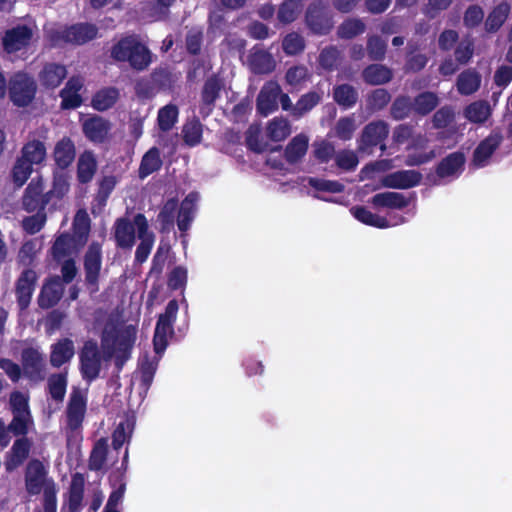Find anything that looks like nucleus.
I'll list each match as a JSON object with an SVG mask.
<instances>
[{"label":"nucleus","mask_w":512,"mask_h":512,"mask_svg":"<svg viewBox=\"0 0 512 512\" xmlns=\"http://www.w3.org/2000/svg\"><path fill=\"white\" fill-rule=\"evenodd\" d=\"M135 340L136 326L133 324H122L115 328L106 326L101 341L103 357H115L117 365L122 366L128 359Z\"/></svg>","instance_id":"f257e3e1"},{"label":"nucleus","mask_w":512,"mask_h":512,"mask_svg":"<svg viewBox=\"0 0 512 512\" xmlns=\"http://www.w3.org/2000/svg\"><path fill=\"white\" fill-rule=\"evenodd\" d=\"M112 56L118 61H125L137 70H143L151 62L149 50L136 37L130 36L120 40L112 49Z\"/></svg>","instance_id":"f03ea898"},{"label":"nucleus","mask_w":512,"mask_h":512,"mask_svg":"<svg viewBox=\"0 0 512 512\" xmlns=\"http://www.w3.org/2000/svg\"><path fill=\"white\" fill-rule=\"evenodd\" d=\"M26 490L31 495L43 491V501H56L57 487L55 482L47 477V470L39 460L29 462L25 473Z\"/></svg>","instance_id":"7ed1b4c3"},{"label":"nucleus","mask_w":512,"mask_h":512,"mask_svg":"<svg viewBox=\"0 0 512 512\" xmlns=\"http://www.w3.org/2000/svg\"><path fill=\"white\" fill-rule=\"evenodd\" d=\"M178 312V303L171 300L165 309V313L159 316L154 334V349L161 355L167 347L168 338L173 334V323Z\"/></svg>","instance_id":"20e7f679"},{"label":"nucleus","mask_w":512,"mask_h":512,"mask_svg":"<svg viewBox=\"0 0 512 512\" xmlns=\"http://www.w3.org/2000/svg\"><path fill=\"white\" fill-rule=\"evenodd\" d=\"M97 35V28L92 24H76L63 29L55 30L51 34V41L54 45L62 43L82 45Z\"/></svg>","instance_id":"39448f33"},{"label":"nucleus","mask_w":512,"mask_h":512,"mask_svg":"<svg viewBox=\"0 0 512 512\" xmlns=\"http://www.w3.org/2000/svg\"><path fill=\"white\" fill-rule=\"evenodd\" d=\"M35 92L34 80L24 73H17L10 80V99L17 106L28 105L33 100Z\"/></svg>","instance_id":"423d86ee"},{"label":"nucleus","mask_w":512,"mask_h":512,"mask_svg":"<svg viewBox=\"0 0 512 512\" xmlns=\"http://www.w3.org/2000/svg\"><path fill=\"white\" fill-rule=\"evenodd\" d=\"M34 25H18L6 31L2 45L7 53H14L26 48L34 35Z\"/></svg>","instance_id":"0eeeda50"},{"label":"nucleus","mask_w":512,"mask_h":512,"mask_svg":"<svg viewBox=\"0 0 512 512\" xmlns=\"http://www.w3.org/2000/svg\"><path fill=\"white\" fill-rule=\"evenodd\" d=\"M86 412V397L80 389H73L68 401L66 416L67 426L70 430H78Z\"/></svg>","instance_id":"6e6552de"},{"label":"nucleus","mask_w":512,"mask_h":512,"mask_svg":"<svg viewBox=\"0 0 512 512\" xmlns=\"http://www.w3.org/2000/svg\"><path fill=\"white\" fill-rule=\"evenodd\" d=\"M80 358L84 378L89 380L95 379L101 367V357L97 343L92 340L85 342Z\"/></svg>","instance_id":"1a4fd4ad"},{"label":"nucleus","mask_w":512,"mask_h":512,"mask_svg":"<svg viewBox=\"0 0 512 512\" xmlns=\"http://www.w3.org/2000/svg\"><path fill=\"white\" fill-rule=\"evenodd\" d=\"M84 268L86 283L91 292L98 291V278L101 269V246L92 243L85 255Z\"/></svg>","instance_id":"9d476101"},{"label":"nucleus","mask_w":512,"mask_h":512,"mask_svg":"<svg viewBox=\"0 0 512 512\" xmlns=\"http://www.w3.org/2000/svg\"><path fill=\"white\" fill-rule=\"evenodd\" d=\"M23 371L31 380L40 381L45 376V360L36 348H27L22 352Z\"/></svg>","instance_id":"9b49d317"},{"label":"nucleus","mask_w":512,"mask_h":512,"mask_svg":"<svg viewBox=\"0 0 512 512\" xmlns=\"http://www.w3.org/2000/svg\"><path fill=\"white\" fill-rule=\"evenodd\" d=\"M421 179V173L416 170H399L385 175L381 179V184L391 189H409L417 186Z\"/></svg>","instance_id":"f8f14e48"},{"label":"nucleus","mask_w":512,"mask_h":512,"mask_svg":"<svg viewBox=\"0 0 512 512\" xmlns=\"http://www.w3.org/2000/svg\"><path fill=\"white\" fill-rule=\"evenodd\" d=\"M135 225L137 226V234L140 239L135 253V259L139 263L147 260L154 244V235L148 231V222L144 215L137 214L135 216Z\"/></svg>","instance_id":"ddd939ff"},{"label":"nucleus","mask_w":512,"mask_h":512,"mask_svg":"<svg viewBox=\"0 0 512 512\" xmlns=\"http://www.w3.org/2000/svg\"><path fill=\"white\" fill-rule=\"evenodd\" d=\"M306 21L308 26L319 34L327 33L332 27V21L326 15V6L322 1H317L308 8Z\"/></svg>","instance_id":"4468645a"},{"label":"nucleus","mask_w":512,"mask_h":512,"mask_svg":"<svg viewBox=\"0 0 512 512\" xmlns=\"http://www.w3.org/2000/svg\"><path fill=\"white\" fill-rule=\"evenodd\" d=\"M84 135L92 142H104L110 133L111 123L99 116H93L82 122Z\"/></svg>","instance_id":"2eb2a0df"},{"label":"nucleus","mask_w":512,"mask_h":512,"mask_svg":"<svg viewBox=\"0 0 512 512\" xmlns=\"http://www.w3.org/2000/svg\"><path fill=\"white\" fill-rule=\"evenodd\" d=\"M280 93V86L276 82H267L262 87L257 98L258 111L264 116L275 111L278 107V97Z\"/></svg>","instance_id":"dca6fc26"},{"label":"nucleus","mask_w":512,"mask_h":512,"mask_svg":"<svg viewBox=\"0 0 512 512\" xmlns=\"http://www.w3.org/2000/svg\"><path fill=\"white\" fill-rule=\"evenodd\" d=\"M503 140L500 131L494 130L488 137H486L474 151L473 163L476 167H483L488 163L489 158L493 152L498 148Z\"/></svg>","instance_id":"f3484780"},{"label":"nucleus","mask_w":512,"mask_h":512,"mask_svg":"<svg viewBox=\"0 0 512 512\" xmlns=\"http://www.w3.org/2000/svg\"><path fill=\"white\" fill-rule=\"evenodd\" d=\"M388 133V126L383 121L368 124L363 130L359 149L365 151L367 147L380 144L388 136Z\"/></svg>","instance_id":"a211bd4d"},{"label":"nucleus","mask_w":512,"mask_h":512,"mask_svg":"<svg viewBox=\"0 0 512 512\" xmlns=\"http://www.w3.org/2000/svg\"><path fill=\"white\" fill-rule=\"evenodd\" d=\"M36 281V273L33 270H25L19 277L16 285V294L21 309H25L31 300Z\"/></svg>","instance_id":"6ab92c4d"},{"label":"nucleus","mask_w":512,"mask_h":512,"mask_svg":"<svg viewBox=\"0 0 512 512\" xmlns=\"http://www.w3.org/2000/svg\"><path fill=\"white\" fill-rule=\"evenodd\" d=\"M136 232L135 218L132 222L126 218H121L115 223V239L118 246L122 248H132Z\"/></svg>","instance_id":"aec40b11"},{"label":"nucleus","mask_w":512,"mask_h":512,"mask_svg":"<svg viewBox=\"0 0 512 512\" xmlns=\"http://www.w3.org/2000/svg\"><path fill=\"white\" fill-rule=\"evenodd\" d=\"M80 245L78 240L68 234H61L56 240L52 247V254L55 259L62 261L67 257H70L83 247Z\"/></svg>","instance_id":"412c9836"},{"label":"nucleus","mask_w":512,"mask_h":512,"mask_svg":"<svg viewBox=\"0 0 512 512\" xmlns=\"http://www.w3.org/2000/svg\"><path fill=\"white\" fill-rule=\"evenodd\" d=\"M66 76L67 70L64 65L48 63L39 73V81L47 88H56L61 84Z\"/></svg>","instance_id":"4be33fe9"},{"label":"nucleus","mask_w":512,"mask_h":512,"mask_svg":"<svg viewBox=\"0 0 512 512\" xmlns=\"http://www.w3.org/2000/svg\"><path fill=\"white\" fill-rule=\"evenodd\" d=\"M64 291L62 281L59 277L48 281L42 288L39 304L43 308H49L55 305L61 298Z\"/></svg>","instance_id":"5701e85b"},{"label":"nucleus","mask_w":512,"mask_h":512,"mask_svg":"<svg viewBox=\"0 0 512 512\" xmlns=\"http://www.w3.org/2000/svg\"><path fill=\"white\" fill-rule=\"evenodd\" d=\"M31 443L27 438L16 440L10 450L8 459L5 462V468L12 471L20 466L28 457Z\"/></svg>","instance_id":"b1692460"},{"label":"nucleus","mask_w":512,"mask_h":512,"mask_svg":"<svg viewBox=\"0 0 512 512\" xmlns=\"http://www.w3.org/2000/svg\"><path fill=\"white\" fill-rule=\"evenodd\" d=\"M351 213L358 221L377 228H387L391 225H397L405 222V219L400 217L398 221L390 223L386 218L374 214L364 207H354L351 209Z\"/></svg>","instance_id":"393cba45"},{"label":"nucleus","mask_w":512,"mask_h":512,"mask_svg":"<svg viewBox=\"0 0 512 512\" xmlns=\"http://www.w3.org/2000/svg\"><path fill=\"white\" fill-rule=\"evenodd\" d=\"M481 85V75L472 69L461 72L456 80L457 91L464 96L472 95Z\"/></svg>","instance_id":"a878e982"},{"label":"nucleus","mask_w":512,"mask_h":512,"mask_svg":"<svg viewBox=\"0 0 512 512\" xmlns=\"http://www.w3.org/2000/svg\"><path fill=\"white\" fill-rule=\"evenodd\" d=\"M53 156L58 167L62 169L68 167L75 158V146L72 140L67 137L59 140L55 145Z\"/></svg>","instance_id":"bb28decb"},{"label":"nucleus","mask_w":512,"mask_h":512,"mask_svg":"<svg viewBox=\"0 0 512 512\" xmlns=\"http://www.w3.org/2000/svg\"><path fill=\"white\" fill-rule=\"evenodd\" d=\"M83 83L80 78L72 77L66 83V86L61 91L60 96L62 98L61 106L66 109L76 108L81 104V97L79 90Z\"/></svg>","instance_id":"cd10ccee"},{"label":"nucleus","mask_w":512,"mask_h":512,"mask_svg":"<svg viewBox=\"0 0 512 512\" xmlns=\"http://www.w3.org/2000/svg\"><path fill=\"white\" fill-rule=\"evenodd\" d=\"M197 200L198 195L191 193L182 201L177 216V225L179 230L187 231L189 229L194 218Z\"/></svg>","instance_id":"c85d7f7f"},{"label":"nucleus","mask_w":512,"mask_h":512,"mask_svg":"<svg viewBox=\"0 0 512 512\" xmlns=\"http://www.w3.org/2000/svg\"><path fill=\"white\" fill-rule=\"evenodd\" d=\"M464 117L471 123L482 124L489 119L492 108L487 101H474L464 109Z\"/></svg>","instance_id":"c756f323"},{"label":"nucleus","mask_w":512,"mask_h":512,"mask_svg":"<svg viewBox=\"0 0 512 512\" xmlns=\"http://www.w3.org/2000/svg\"><path fill=\"white\" fill-rule=\"evenodd\" d=\"M371 203L375 207H385L389 209H402L406 207L409 201L399 192H383L374 195Z\"/></svg>","instance_id":"7c9ffc66"},{"label":"nucleus","mask_w":512,"mask_h":512,"mask_svg":"<svg viewBox=\"0 0 512 512\" xmlns=\"http://www.w3.org/2000/svg\"><path fill=\"white\" fill-rule=\"evenodd\" d=\"M74 355V345L69 339H62L52 345L50 362L54 367H60L68 362Z\"/></svg>","instance_id":"2f4dec72"},{"label":"nucleus","mask_w":512,"mask_h":512,"mask_svg":"<svg viewBox=\"0 0 512 512\" xmlns=\"http://www.w3.org/2000/svg\"><path fill=\"white\" fill-rule=\"evenodd\" d=\"M273 56L265 51H255L250 56V68L256 74H267L275 69Z\"/></svg>","instance_id":"473e14b6"},{"label":"nucleus","mask_w":512,"mask_h":512,"mask_svg":"<svg viewBox=\"0 0 512 512\" xmlns=\"http://www.w3.org/2000/svg\"><path fill=\"white\" fill-rule=\"evenodd\" d=\"M362 76L370 85H381L391 80L392 71L384 65L372 64L363 70Z\"/></svg>","instance_id":"72a5a7b5"},{"label":"nucleus","mask_w":512,"mask_h":512,"mask_svg":"<svg viewBox=\"0 0 512 512\" xmlns=\"http://www.w3.org/2000/svg\"><path fill=\"white\" fill-rule=\"evenodd\" d=\"M85 479L82 474L76 473L72 477L68 507L72 512H78L82 507Z\"/></svg>","instance_id":"f704fd0d"},{"label":"nucleus","mask_w":512,"mask_h":512,"mask_svg":"<svg viewBox=\"0 0 512 512\" xmlns=\"http://www.w3.org/2000/svg\"><path fill=\"white\" fill-rule=\"evenodd\" d=\"M46 158V147L39 140H31L22 148L21 159L27 161L31 165L42 163Z\"/></svg>","instance_id":"c9c22d12"},{"label":"nucleus","mask_w":512,"mask_h":512,"mask_svg":"<svg viewBox=\"0 0 512 512\" xmlns=\"http://www.w3.org/2000/svg\"><path fill=\"white\" fill-rule=\"evenodd\" d=\"M464 165V156L462 153H452L439 164L437 174L440 177H450L458 175Z\"/></svg>","instance_id":"e433bc0d"},{"label":"nucleus","mask_w":512,"mask_h":512,"mask_svg":"<svg viewBox=\"0 0 512 512\" xmlns=\"http://www.w3.org/2000/svg\"><path fill=\"white\" fill-rule=\"evenodd\" d=\"M309 139L304 134L295 136L287 145L285 156L288 162L295 163L303 157L308 148Z\"/></svg>","instance_id":"4c0bfd02"},{"label":"nucleus","mask_w":512,"mask_h":512,"mask_svg":"<svg viewBox=\"0 0 512 512\" xmlns=\"http://www.w3.org/2000/svg\"><path fill=\"white\" fill-rule=\"evenodd\" d=\"M119 98V91L116 88H104L98 91L92 100V106L98 111H105L111 108Z\"/></svg>","instance_id":"58836bf2"},{"label":"nucleus","mask_w":512,"mask_h":512,"mask_svg":"<svg viewBox=\"0 0 512 512\" xmlns=\"http://www.w3.org/2000/svg\"><path fill=\"white\" fill-rule=\"evenodd\" d=\"M96 159L92 152L86 151L80 155L78 160V178L81 182H89L96 171Z\"/></svg>","instance_id":"ea45409f"},{"label":"nucleus","mask_w":512,"mask_h":512,"mask_svg":"<svg viewBox=\"0 0 512 512\" xmlns=\"http://www.w3.org/2000/svg\"><path fill=\"white\" fill-rule=\"evenodd\" d=\"M290 133V124L284 118H274L269 121L266 127V134L273 141H283Z\"/></svg>","instance_id":"a19ab883"},{"label":"nucleus","mask_w":512,"mask_h":512,"mask_svg":"<svg viewBox=\"0 0 512 512\" xmlns=\"http://www.w3.org/2000/svg\"><path fill=\"white\" fill-rule=\"evenodd\" d=\"M162 164L160 153L157 148H151L146 154L143 156L140 168H139V176L141 178H145L154 171L158 170Z\"/></svg>","instance_id":"79ce46f5"},{"label":"nucleus","mask_w":512,"mask_h":512,"mask_svg":"<svg viewBox=\"0 0 512 512\" xmlns=\"http://www.w3.org/2000/svg\"><path fill=\"white\" fill-rule=\"evenodd\" d=\"M333 97L339 105L348 108L356 103L358 93L353 86L349 84H341L334 88Z\"/></svg>","instance_id":"37998d69"},{"label":"nucleus","mask_w":512,"mask_h":512,"mask_svg":"<svg viewBox=\"0 0 512 512\" xmlns=\"http://www.w3.org/2000/svg\"><path fill=\"white\" fill-rule=\"evenodd\" d=\"M73 238L78 240L80 245H85L90 230V219L85 211H78L73 223Z\"/></svg>","instance_id":"c03bdc74"},{"label":"nucleus","mask_w":512,"mask_h":512,"mask_svg":"<svg viewBox=\"0 0 512 512\" xmlns=\"http://www.w3.org/2000/svg\"><path fill=\"white\" fill-rule=\"evenodd\" d=\"M439 103L438 97L432 92H424L418 95L413 104L412 109L422 115L431 112Z\"/></svg>","instance_id":"a18cd8bd"},{"label":"nucleus","mask_w":512,"mask_h":512,"mask_svg":"<svg viewBox=\"0 0 512 512\" xmlns=\"http://www.w3.org/2000/svg\"><path fill=\"white\" fill-rule=\"evenodd\" d=\"M509 12L510 5L506 2L500 3L498 6H496L486 20L485 25L487 30L496 31L499 29L505 22Z\"/></svg>","instance_id":"49530a36"},{"label":"nucleus","mask_w":512,"mask_h":512,"mask_svg":"<svg viewBox=\"0 0 512 512\" xmlns=\"http://www.w3.org/2000/svg\"><path fill=\"white\" fill-rule=\"evenodd\" d=\"M321 98V94L315 91L304 94L294 105L293 116L297 118L302 117L305 113L316 106L320 102Z\"/></svg>","instance_id":"de8ad7c7"},{"label":"nucleus","mask_w":512,"mask_h":512,"mask_svg":"<svg viewBox=\"0 0 512 512\" xmlns=\"http://www.w3.org/2000/svg\"><path fill=\"white\" fill-rule=\"evenodd\" d=\"M107 450V440L104 438L99 439L96 442L90 455L89 468L91 470L97 471L104 467V464L106 462Z\"/></svg>","instance_id":"09e8293b"},{"label":"nucleus","mask_w":512,"mask_h":512,"mask_svg":"<svg viewBox=\"0 0 512 512\" xmlns=\"http://www.w3.org/2000/svg\"><path fill=\"white\" fill-rule=\"evenodd\" d=\"M178 108L173 104H168L158 111V126L162 131L170 130L178 119Z\"/></svg>","instance_id":"8fccbe9b"},{"label":"nucleus","mask_w":512,"mask_h":512,"mask_svg":"<svg viewBox=\"0 0 512 512\" xmlns=\"http://www.w3.org/2000/svg\"><path fill=\"white\" fill-rule=\"evenodd\" d=\"M67 387L65 373L53 374L48 378V390L51 397L56 401H62Z\"/></svg>","instance_id":"3c124183"},{"label":"nucleus","mask_w":512,"mask_h":512,"mask_svg":"<svg viewBox=\"0 0 512 512\" xmlns=\"http://www.w3.org/2000/svg\"><path fill=\"white\" fill-rule=\"evenodd\" d=\"M202 125L197 120L187 122L182 129V136L185 144L190 147L196 146L202 139Z\"/></svg>","instance_id":"603ef678"},{"label":"nucleus","mask_w":512,"mask_h":512,"mask_svg":"<svg viewBox=\"0 0 512 512\" xmlns=\"http://www.w3.org/2000/svg\"><path fill=\"white\" fill-rule=\"evenodd\" d=\"M33 426L31 413H13L8 429L15 435H25Z\"/></svg>","instance_id":"864d4df0"},{"label":"nucleus","mask_w":512,"mask_h":512,"mask_svg":"<svg viewBox=\"0 0 512 512\" xmlns=\"http://www.w3.org/2000/svg\"><path fill=\"white\" fill-rule=\"evenodd\" d=\"M365 31V24L361 19L349 18L345 20L338 28V35L341 38H353Z\"/></svg>","instance_id":"5fc2aeb1"},{"label":"nucleus","mask_w":512,"mask_h":512,"mask_svg":"<svg viewBox=\"0 0 512 512\" xmlns=\"http://www.w3.org/2000/svg\"><path fill=\"white\" fill-rule=\"evenodd\" d=\"M302 7V0H286L279 9L278 19L290 23L296 19Z\"/></svg>","instance_id":"6e6d98bb"},{"label":"nucleus","mask_w":512,"mask_h":512,"mask_svg":"<svg viewBox=\"0 0 512 512\" xmlns=\"http://www.w3.org/2000/svg\"><path fill=\"white\" fill-rule=\"evenodd\" d=\"M133 431V422L125 420L120 422L113 432L112 444L114 449H119L130 438Z\"/></svg>","instance_id":"4d7b16f0"},{"label":"nucleus","mask_w":512,"mask_h":512,"mask_svg":"<svg viewBox=\"0 0 512 512\" xmlns=\"http://www.w3.org/2000/svg\"><path fill=\"white\" fill-rule=\"evenodd\" d=\"M43 192V184L40 180L34 181L29 184L26 189V195L24 197V204L29 209H35L41 202V194Z\"/></svg>","instance_id":"13d9d810"},{"label":"nucleus","mask_w":512,"mask_h":512,"mask_svg":"<svg viewBox=\"0 0 512 512\" xmlns=\"http://www.w3.org/2000/svg\"><path fill=\"white\" fill-rule=\"evenodd\" d=\"M177 207L178 203L175 199H170L164 204L158 215V219L162 225V230H169L173 226Z\"/></svg>","instance_id":"bf43d9fd"},{"label":"nucleus","mask_w":512,"mask_h":512,"mask_svg":"<svg viewBox=\"0 0 512 512\" xmlns=\"http://www.w3.org/2000/svg\"><path fill=\"white\" fill-rule=\"evenodd\" d=\"M305 43L297 33L288 34L282 42V48L287 55H296L304 50Z\"/></svg>","instance_id":"052dcab7"},{"label":"nucleus","mask_w":512,"mask_h":512,"mask_svg":"<svg viewBox=\"0 0 512 512\" xmlns=\"http://www.w3.org/2000/svg\"><path fill=\"white\" fill-rule=\"evenodd\" d=\"M32 172V165L19 158L13 168V180L18 186H22Z\"/></svg>","instance_id":"680f3d73"},{"label":"nucleus","mask_w":512,"mask_h":512,"mask_svg":"<svg viewBox=\"0 0 512 512\" xmlns=\"http://www.w3.org/2000/svg\"><path fill=\"white\" fill-rule=\"evenodd\" d=\"M221 82L218 78L212 77L209 78L204 86L202 98L205 104L211 105L214 103L215 99L218 96V93L221 89Z\"/></svg>","instance_id":"e2e57ef3"},{"label":"nucleus","mask_w":512,"mask_h":512,"mask_svg":"<svg viewBox=\"0 0 512 512\" xmlns=\"http://www.w3.org/2000/svg\"><path fill=\"white\" fill-rule=\"evenodd\" d=\"M313 148L314 156L323 163L328 162L335 154L334 146L325 140L314 142Z\"/></svg>","instance_id":"0e129e2a"},{"label":"nucleus","mask_w":512,"mask_h":512,"mask_svg":"<svg viewBox=\"0 0 512 512\" xmlns=\"http://www.w3.org/2000/svg\"><path fill=\"white\" fill-rule=\"evenodd\" d=\"M356 129L355 121L351 117H345L338 120L335 126V134L342 140H348L352 137Z\"/></svg>","instance_id":"69168bd1"},{"label":"nucleus","mask_w":512,"mask_h":512,"mask_svg":"<svg viewBox=\"0 0 512 512\" xmlns=\"http://www.w3.org/2000/svg\"><path fill=\"white\" fill-rule=\"evenodd\" d=\"M309 78V72L304 66H295L288 69L286 81L289 85L297 87Z\"/></svg>","instance_id":"338daca9"},{"label":"nucleus","mask_w":512,"mask_h":512,"mask_svg":"<svg viewBox=\"0 0 512 512\" xmlns=\"http://www.w3.org/2000/svg\"><path fill=\"white\" fill-rule=\"evenodd\" d=\"M29 397L26 393L15 391L10 396L12 413H30Z\"/></svg>","instance_id":"774afa93"}]
</instances>
